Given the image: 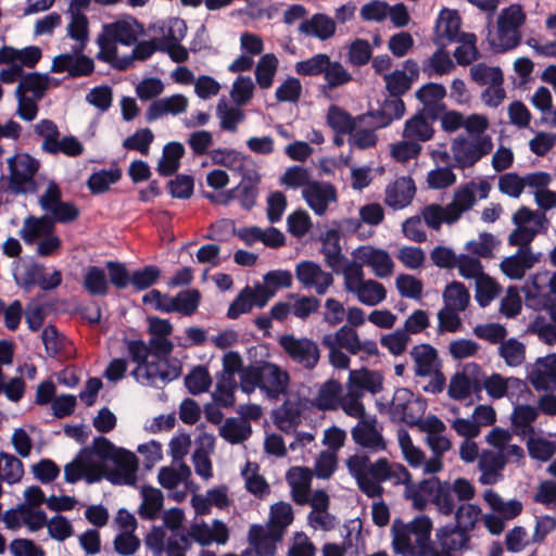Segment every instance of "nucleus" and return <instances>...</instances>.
Listing matches in <instances>:
<instances>
[{"instance_id":"obj_20","label":"nucleus","mask_w":556,"mask_h":556,"mask_svg":"<svg viewBox=\"0 0 556 556\" xmlns=\"http://www.w3.org/2000/svg\"><path fill=\"white\" fill-rule=\"evenodd\" d=\"M425 403L406 388L397 389L392 397L390 414L393 420L414 426L425 412Z\"/></svg>"},{"instance_id":"obj_33","label":"nucleus","mask_w":556,"mask_h":556,"mask_svg":"<svg viewBox=\"0 0 556 556\" xmlns=\"http://www.w3.org/2000/svg\"><path fill=\"white\" fill-rule=\"evenodd\" d=\"M189 540L192 539L200 545L206 546L213 542L226 544L229 538L228 528L222 520L215 519L212 526L204 521L194 522L188 532Z\"/></svg>"},{"instance_id":"obj_4","label":"nucleus","mask_w":556,"mask_h":556,"mask_svg":"<svg viewBox=\"0 0 556 556\" xmlns=\"http://www.w3.org/2000/svg\"><path fill=\"white\" fill-rule=\"evenodd\" d=\"M432 519L424 514L409 522L395 519L391 527L392 547L402 556H428L431 552Z\"/></svg>"},{"instance_id":"obj_49","label":"nucleus","mask_w":556,"mask_h":556,"mask_svg":"<svg viewBox=\"0 0 556 556\" xmlns=\"http://www.w3.org/2000/svg\"><path fill=\"white\" fill-rule=\"evenodd\" d=\"M483 500L494 513L503 517L506 521L519 516L523 509V505L519 500L504 501L500 494L492 489L484 491Z\"/></svg>"},{"instance_id":"obj_37","label":"nucleus","mask_w":556,"mask_h":556,"mask_svg":"<svg viewBox=\"0 0 556 556\" xmlns=\"http://www.w3.org/2000/svg\"><path fill=\"white\" fill-rule=\"evenodd\" d=\"M304 408L302 400L289 396L275 413L276 426L286 433L294 431L302 421Z\"/></svg>"},{"instance_id":"obj_60","label":"nucleus","mask_w":556,"mask_h":556,"mask_svg":"<svg viewBox=\"0 0 556 556\" xmlns=\"http://www.w3.org/2000/svg\"><path fill=\"white\" fill-rule=\"evenodd\" d=\"M279 61L274 53L264 54L255 67V79L260 88L268 89L274 83Z\"/></svg>"},{"instance_id":"obj_23","label":"nucleus","mask_w":556,"mask_h":556,"mask_svg":"<svg viewBox=\"0 0 556 556\" xmlns=\"http://www.w3.org/2000/svg\"><path fill=\"white\" fill-rule=\"evenodd\" d=\"M354 262L363 269L369 267L378 278H387L393 274L394 262L390 254L382 249L363 245L352 252Z\"/></svg>"},{"instance_id":"obj_50","label":"nucleus","mask_w":556,"mask_h":556,"mask_svg":"<svg viewBox=\"0 0 556 556\" xmlns=\"http://www.w3.org/2000/svg\"><path fill=\"white\" fill-rule=\"evenodd\" d=\"M539 410L531 405H518L514 408L510 419L515 433L526 438L535 432L532 424L536 420Z\"/></svg>"},{"instance_id":"obj_7","label":"nucleus","mask_w":556,"mask_h":556,"mask_svg":"<svg viewBox=\"0 0 556 556\" xmlns=\"http://www.w3.org/2000/svg\"><path fill=\"white\" fill-rule=\"evenodd\" d=\"M7 164L8 189L13 194L38 193L43 181L51 179L38 174L40 162L28 153H16L7 159Z\"/></svg>"},{"instance_id":"obj_14","label":"nucleus","mask_w":556,"mask_h":556,"mask_svg":"<svg viewBox=\"0 0 556 556\" xmlns=\"http://www.w3.org/2000/svg\"><path fill=\"white\" fill-rule=\"evenodd\" d=\"M42 192L38 195V204L53 224H71L80 211L74 202L63 201L60 186L53 180L43 181Z\"/></svg>"},{"instance_id":"obj_47","label":"nucleus","mask_w":556,"mask_h":556,"mask_svg":"<svg viewBox=\"0 0 556 556\" xmlns=\"http://www.w3.org/2000/svg\"><path fill=\"white\" fill-rule=\"evenodd\" d=\"M216 116L219 119V127L224 131L235 134L238 127L245 119V113L238 105L229 104L226 99H219L216 105Z\"/></svg>"},{"instance_id":"obj_40","label":"nucleus","mask_w":556,"mask_h":556,"mask_svg":"<svg viewBox=\"0 0 556 556\" xmlns=\"http://www.w3.org/2000/svg\"><path fill=\"white\" fill-rule=\"evenodd\" d=\"M439 545L448 552H459L468 549L470 545V533L457 525H446L440 527L435 532Z\"/></svg>"},{"instance_id":"obj_18","label":"nucleus","mask_w":556,"mask_h":556,"mask_svg":"<svg viewBox=\"0 0 556 556\" xmlns=\"http://www.w3.org/2000/svg\"><path fill=\"white\" fill-rule=\"evenodd\" d=\"M490 190L491 185L484 179L479 181L471 180L456 188L452 202L446 205L447 224L458 220L464 213L475 206L477 193L480 199H486Z\"/></svg>"},{"instance_id":"obj_43","label":"nucleus","mask_w":556,"mask_h":556,"mask_svg":"<svg viewBox=\"0 0 556 556\" xmlns=\"http://www.w3.org/2000/svg\"><path fill=\"white\" fill-rule=\"evenodd\" d=\"M460 17L455 10L443 9L437 20L435 37L438 43L445 46L444 40L453 42L459 40L462 34Z\"/></svg>"},{"instance_id":"obj_58","label":"nucleus","mask_w":556,"mask_h":556,"mask_svg":"<svg viewBox=\"0 0 556 556\" xmlns=\"http://www.w3.org/2000/svg\"><path fill=\"white\" fill-rule=\"evenodd\" d=\"M358 122V116L353 117L342 108L331 105L327 112V123L330 128L338 135H350Z\"/></svg>"},{"instance_id":"obj_32","label":"nucleus","mask_w":556,"mask_h":556,"mask_svg":"<svg viewBox=\"0 0 556 556\" xmlns=\"http://www.w3.org/2000/svg\"><path fill=\"white\" fill-rule=\"evenodd\" d=\"M528 378L536 391L556 390V354L538 358Z\"/></svg>"},{"instance_id":"obj_35","label":"nucleus","mask_w":556,"mask_h":556,"mask_svg":"<svg viewBox=\"0 0 556 556\" xmlns=\"http://www.w3.org/2000/svg\"><path fill=\"white\" fill-rule=\"evenodd\" d=\"M188 106L189 100L186 96L181 93L172 94L153 101L146 112V117L148 122H153L165 115H179L185 113Z\"/></svg>"},{"instance_id":"obj_59","label":"nucleus","mask_w":556,"mask_h":556,"mask_svg":"<svg viewBox=\"0 0 556 556\" xmlns=\"http://www.w3.org/2000/svg\"><path fill=\"white\" fill-rule=\"evenodd\" d=\"M252 433L251 425L241 419L228 418L219 428V434L231 444H239L245 441Z\"/></svg>"},{"instance_id":"obj_53","label":"nucleus","mask_w":556,"mask_h":556,"mask_svg":"<svg viewBox=\"0 0 556 556\" xmlns=\"http://www.w3.org/2000/svg\"><path fill=\"white\" fill-rule=\"evenodd\" d=\"M421 68L428 77L443 76L452 73L455 70V64L450 53L443 48H439L424 61Z\"/></svg>"},{"instance_id":"obj_56","label":"nucleus","mask_w":556,"mask_h":556,"mask_svg":"<svg viewBox=\"0 0 556 556\" xmlns=\"http://www.w3.org/2000/svg\"><path fill=\"white\" fill-rule=\"evenodd\" d=\"M157 29L160 37H156L155 40L159 46H169L176 42H181L187 34V25L185 21L178 17L162 22V24L157 26Z\"/></svg>"},{"instance_id":"obj_21","label":"nucleus","mask_w":556,"mask_h":556,"mask_svg":"<svg viewBox=\"0 0 556 556\" xmlns=\"http://www.w3.org/2000/svg\"><path fill=\"white\" fill-rule=\"evenodd\" d=\"M339 348L345 350L351 355H365L367 357L378 355L376 341L371 339L362 340L356 329L348 326H341L334 332L323 336Z\"/></svg>"},{"instance_id":"obj_2","label":"nucleus","mask_w":556,"mask_h":556,"mask_svg":"<svg viewBox=\"0 0 556 556\" xmlns=\"http://www.w3.org/2000/svg\"><path fill=\"white\" fill-rule=\"evenodd\" d=\"M346 467L356 480L358 489L370 498L381 497L384 491L383 482L400 484L412 478L403 465L391 463L387 458L370 462L369 457L356 454L348 458Z\"/></svg>"},{"instance_id":"obj_15","label":"nucleus","mask_w":556,"mask_h":556,"mask_svg":"<svg viewBox=\"0 0 556 556\" xmlns=\"http://www.w3.org/2000/svg\"><path fill=\"white\" fill-rule=\"evenodd\" d=\"M278 344L292 363L305 370H313L320 361L318 343L311 338L287 333L278 338Z\"/></svg>"},{"instance_id":"obj_30","label":"nucleus","mask_w":556,"mask_h":556,"mask_svg":"<svg viewBox=\"0 0 556 556\" xmlns=\"http://www.w3.org/2000/svg\"><path fill=\"white\" fill-rule=\"evenodd\" d=\"M281 536L282 534L279 530H273L266 526L252 525L248 533L252 549H247L242 556H250L252 553L256 556H274L276 544L280 541Z\"/></svg>"},{"instance_id":"obj_55","label":"nucleus","mask_w":556,"mask_h":556,"mask_svg":"<svg viewBox=\"0 0 556 556\" xmlns=\"http://www.w3.org/2000/svg\"><path fill=\"white\" fill-rule=\"evenodd\" d=\"M526 444L529 456L535 460L547 462L556 454V442L535 432L526 437Z\"/></svg>"},{"instance_id":"obj_19","label":"nucleus","mask_w":556,"mask_h":556,"mask_svg":"<svg viewBox=\"0 0 556 556\" xmlns=\"http://www.w3.org/2000/svg\"><path fill=\"white\" fill-rule=\"evenodd\" d=\"M484 390L492 400H518L528 390L526 382L517 377H505L498 372L486 376L480 366V392Z\"/></svg>"},{"instance_id":"obj_39","label":"nucleus","mask_w":556,"mask_h":556,"mask_svg":"<svg viewBox=\"0 0 556 556\" xmlns=\"http://www.w3.org/2000/svg\"><path fill=\"white\" fill-rule=\"evenodd\" d=\"M337 25L334 18L324 13L313 14L299 25V31L307 37L326 41L336 34Z\"/></svg>"},{"instance_id":"obj_1","label":"nucleus","mask_w":556,"mask_h":556,"mask_svg":"<svg viewBox=\"0 0 556 556\" xmlns=\"http://www.w3.org/2000/svg\"><path fill=\"white\" fill-rule=\"evenodd\" d=\"M138 459L125 448L115 446L109 439L97 437L92 445L80 450L64 467V479L68 483L85 480L94 483L103 476L114 484L134 485L137 480Z\"/></svg>"},{"instance_id":"obj_31","label":"nucleus","mask_w":556,"mask_h":556,"mask_svg":"<svg viewBox=\"0 0 556 556\" xmlns=\"http://www.w3.org/2000/svg\"><path fill=\"white\" fill-rule=\"evenodd\" d=\"M513 434L509 430L494 427L486 435L485 442L497 450L502 455L504 465L507 463L522 464L525 451L520 445L511 444Z\"/></svg>"},{"instance_id":"obj_29","label":"nucleus","mask_w":556,"mask_h":556,"mask_svg":"<svg viewBox=\"0 0 556 556\" xmlns=\"http://www.w3.org/2000/svg\"><path fill=\"white\" fill-rule=\"evenodd\" d=\"M351 435L357 445L371 453L384 451L387 447L386 441L378 429V420L374 415L359 420L352 428Z\"/></svg>"},{"instance_id":"obj_42","label":"nucleus","mask_w":556,"mask_h":556,"mask_svg":"<svg viewBox=\"0 0 556 556\" xmlns=\"http://www.w3.org/2000/svg\"><path fill=\"white\" fill-rule=\"evenodd\" d=\"M346 389L356 391L364 395V392L376 394L382 389V376L378 371L368 369H355L349 372Z\"/></svg>"},{"instance_id":"obj_45","label":"nucleus","mask_w":556,"mask_h":556,"mask_svg":"<svg viewBox=\"0 0 556 556\" xmlns=\"http://www.w3.org/2000/svg\"><path fill=\"white\" fill-rule=\"evenodd\" d=\"M342 392V384L338 380L329 379L319 386L311 405L323 412L334 410L339 408Z\"/></svg>"},{"instance_id":"obj_17","label":"nucleus","mask_w":556,"mask_h":556,"mask_svg":"<svg viewBox=\"0 0 556 556\" xmlns=\"http://www.w3.org/2000/svg\"><path fill=\"white\" fill-rule=\"evenodd\" d=\"M515 229L508 236L510 245L531 247L530 243L545 228L544 213L522 206L513 215Z\"/></svg>"},{"instance_id":"obj_27","label":"nucleus","mask_w":556,"mask_h":556,"mask_svg":"<svg viewBox=\"0 0 556 556\" xmlns=\"http://www.w3.org/2000/svg\"><path fill=\"white\" fill-rule=\"evenodd\" d=\"M94 71L93 60L72 48L71 53H61L53 58L52 73H66L68 77L78 78L89 76Z\"/></svg>"},{"instance_id":"obj_44","label":"nucleus","mask_w":556,"mask_h":556,"mask_svg":"<svg viewBox=\"0 0 556 556\" xmlns=\"http://www.w3.org/2000/svg\"><path fill=\"white\" fill-rule=\"evenodd\" d=\"M54 230L55 225L48 216H27L18 233L26 244H34Z\"/></svg>"},{"instance_id":"obj_22","label":"nucleus","mask_w":556,"mask_h":556,"mask_svg":"<svg viewBox=\"0 0 556 556\" xmlns=\"http://www.w3.org/2000/svg\"><path fill=\"white\" fill-rule=\"evenodd\" d=\"M302 198L317 216H324L338 203V191L328 181L314 180L304 190Z\"/></svg>"},{"instance_id":"obj_57","label":"nucleus","mask_w":556,"mask_h":556,"mask_svg":"<svg viewBox=\"0 0 556 556\" xmlns=\"http://www.w3.org/2000/svg\"><path fill=\"white\" fill-rule=\"evenodd\" d=\"M185 154V148L180 142H169L163 148V154L157 164V172L162 176H170L179 165L180 159Z\"/></svg>"},{"instance_id":"obj_34","label":"nucleus","mask_w":556,"mask_h":556,"mask_svg":"<svg viewBox=\"0 0 556 556\" xmlns=\"http://www.w3.org/2000/svg\"><path fill=\"white\" fill-rule=\"evenodd\" d=\"M321 253L326 264L332 269V271L341 274L342 276L346 266L350 263H355L354 260L349 261L342 254L340 235L334 229H330L325 233V237L323 238Z\"/></svg>"},{"instance_id":"obj_36","label":"nucleus","mask_w":556,"mask_h":556,"mask_svg":"<svg viewBox=\"0 0 556 556\" xmlns=\"http://www.w3.org/2000/svg\"><path fill=\"white\" fill-rule=\"evenodd\" d=\"M504 468L503 457L497 450H483L478 459L479 482L483 485L497 483L503 478Z\"/></svg>"},{"instance_id":"obj_63","label":"nucleus","mask_w":556,"mask_h":556,"mask_svg":"<svg viewBox=\"0 0 556 556\" xmlns=\"http://www.w3.org/2000/svg\"><path fill=\"white\" fill-rule=\"evenodd\" d=\"M142 503L139 514L142 518L154 519L163 507V494L159 489L143 486L141 490Z\"/></svg>"},{"instance_id":"obj_9","label":"nucleus","mask_w":556,"mask_h":556,"mask_svg":"<svg viewBox=\"0 0 556 556\" xmlns=\"http://www.w3.org/2000/svg\"><path fill=\"white\" fill-rule=\"evenodd\" d=\"M343 289L366 306L372 307L387 299L386 287L375 280L366 279L364 269L356 263H350L343 271Z\"/></svg>"},{"instance_id":"obj_61","label":"nucleus","mask_w":556,"mask_h":556,"mask_svg":"<svg viewBox=\"0 0 556 556\" xmlns=\"http://www.w3.org/2000/svg\"><path fill=\"white\" fill-rule=\"evenodd\" d=\"M377 142V130L371 126H367L365 122L361 121V116H358V122L355 124L349 137L350 146L366 150L376 147Z\"/></svg>"},{"instance_id":"obj_26","label":"nucleus","mask_w":556,"mask_h":556,"mask_svg":"<svg viewBox=\"0 0 556 556\" xmlns=\"http://www.w3.org/2000/svg\"><path fill=\"white\" fill-rule=\"evenodd\" d=\"M517 247V252L504 257L500 264L502 273L513 280H521L526 273L541 261L543 255L541 252H534L531 247Z\"/></svg>"},{"instance_id":"obj_64","label":"nucleus","mask_w":556,"mask_h":556,"mask_svg":"<svg viewBox=\"0 0 556 556\" xmlns=\"http://www.w3.org/2000/svg\"><path fill=\"white\" fill-rule=\"evenodd\" d=\"M530 330L541 342L547 345L556 344V307L551 311V320L539 316L532 321Z\"/></svg>"},{"instance_id":"obj_10","label":"nucleus","mask_w":556,"mask_h":556,"mask_svg":"<svg viewBox=\"0 0 556 556\" xmlns=\"http://www.w3.org/2000/svg\"><path fill=\"white\" fill-rule=\"evenodd\" d=\"M296 74L302 76L323 75L325 80L324 88L334 89L346 85L352 80V75L338 61H331L330 56L325 53H317L311 58L299 61L294 65Z\"/></svg>"},{"instance_id":"obj_25","label":"nucleus","mask_w":556,"mask_h":556,"mask_svg":"<svg viewBox=\"0 0 556 556\" xmlns=\"http://www.w3.org/2000/svg\"><path fill=\"white\" fill-rule=\"evenodd\" d=\"M295 276L306 289H313L316 294L324 295L333 285V276L313 261H303L295 266Z\"/></svg>"},{"instance_id":"obj_3","label":"nucleus","mask_w":556,"mask_h":556,"mask_svg":"<svg viewBox=\"0 0 556 556\" xmlns=\"http://www.w3.org/2000/svg\"><path fill=\"white\" fill-rule=\"evenodd\" d=\"M404 484V496L412 501L414 508L424 510L431 503L438 514H450L453 510L454 503L452 491L459 493V496L466 495V482H452L440 480L439 478L424 479L415 484L409 480L400 482Z\"/></svg>"},{"instance_id":"obj_16","label":"nucleus","mask_w":556,"mask_h":556,"mask_svg":"<svg viewBox=\"0 0 556 556\" xmlns=\"http://www.w3.org/2000/svg\"><path fill=\"white\" fill-rule=\"evenodd\" d=\"M460 481L467 483L464 485L466 488V495L464 497L459 496V493L453 490L452 500L454 507L452 513L440 515L444 517L454 516L455 525L470 533L475 530L477 523L482 520L483 514L479 505L469 503L476 496L475 485L466 478H456L452 482Z\"/></svg>"},{"instance_id":"obj_8","label":"nucleus","mask_w":556,"mask_h":556,"mask_svg":"<svg viewBox=\"0 0 556 556\" xmlns=\"http://www.w3.org/2000/svg\"><path fill=\"white\" fill-rule=\"evenodd\" d=\"M526 22V13L520 4H511L503 9L497 17L495 31H489L488 42L492 50L500 53L515 49L521 41V26Z\"/></svg>"},{"instance_id":"obj_62","label":"nucleus","mask_w":556,"mask_h":556,"mask_svg":"<svg viewBox=\"0 0 556 556\" xmlns=\"http://www.w3.org/2000/svg\"><path fill=\"white\" fill-rule=\"evenodd\" d=\"M237 389L238 383L236 377L219 375L212 397L219 406H232L235 404V392Z\"/></svg>"},{"instance_id":"obj_52","label":"nucleus","mask_w":556,"mask_h":556,"mask_svg":"<svg viewBox=\"0 0 556 556\" xmlns=\"http://www.w3.org/2000/svg\"><path fill=\"white\" fill-rule=\"evenodd\" d=\"M66 35L75 41L73 48L77 52H84L89 41L88 18L80 12H72L71 22L66 27Z\"/></svg>"},{"instance_id":"obj_6","label":"nucleus","mask_w":556,"mask_h":556,"mask_svg":"<svg viewBox=\"0 0 556 556\" xmlns=\"http://www.w3.org/2000/svg\"><path fill=\"white\" fill-rule=\"evenodd\" d=\"M289 382V372L271 362L250 365L241 371V391L245 394L258 388L268 397L278 400L286 395Z\"/></svg>"},{"instance_id":"obj_51","label":"nucleus","mask_w":556,"mask_h":556,"mask_svg":"<svg viewBox=\"0 0 556 556\" xmlns=\"http://www.w3.org/2000/svg\"><path fill=\"white\" fill-rule=\"evenodd\" d=\"M434 128L422 114H415L404 123L403 138L415 140L418 143L429 141L433 138Z\"/></svg>"},{"instance_id":"obj_12","label":"nucleus","mask_w":556,"mask_h":556,"mask_svg":"<svg viewBox=\"0 0 556 556\" xmlns=\"http://www.w3.org/2000/svg\"><path fill=\"white\" fill-rule=\"evenodd\" d=\"M41 50L35 46L16 49L11 46L0 48V83L11 85L17 83L24 75L25 68H34L41 59Z\"/></svg>"},{"instance_id":"obj_54","label":"nucleus","mask_w":556,"mask_h":556,"mask_svg":"<svg viewBox=\"0 0 556 556\" xmlns=\"http://www.w3.org/2000/svg\"><path fill=\"white\" fill-rule=\"evenodd\" d=\"M191 477V469L185 463H176L172 462V465L168 467H162L159 472V482L165 489H174L178 486L180 483L187 482Z\"/></svg>"},{"instance_id":"obj_13","label":"nucleus","mask_w":556,"mask_h":556,"mask_svg":"<svg viewBox=\"0 0 556 556\" xmlns=\"http://www.w3.org/2000/svg\"><path fill=\"white\" fill-rule=\"evenodd\" d=\"M127 350L131 359L137 363L132 371L135 379L144 386H157L173 379V377L164 370L165 363L147 362L150 353L149 344L142 340H130L127 342Z\"/></svg>"},{"instance_id":"obj_11","label":"nucleus","mask_w":556,"mask_h":556,"mask_svg":"<svg viewBox=\"0 0 556 556\" xmlns=\"http://www.w3.org/2000/svg\"><path fill=\"white\" fill-rule=\"evenodd\" d=\"M494 148L492 137L484 132L456 136L451 142L453 160L458 168H469L489 155Z\"/></svg>"},{"instance_id":"obj_38","label":"nucleus","mask_w":556,"mask_h":556,"mask_svg":"<svg viewBox=\"0 0 556 556\" xmlns=\"http://www.w3.org/2000/svg\"><path fill=\"white\" fill-rule=\"evenodd\" d=\"M415 193L416 187L413 179L401 177L387 187L384 202L393 210H402L410 204Z\"/></svg>"},{"instance_id":"obj_46","label":"nucleus","mask_w":556,"mask_h":556,"mask_svg":"<svg viewBox=\"0 0 556 556\" xmlns=\"http://www.w3.org/2000/svg\"><path fill=\"white\" fill-rule=\"evenodd\" d=\"M410 356L415 363V374L427 377L438 370V354L429 344H419L412 349Z\"/></svg>"},{"instance_id":"obj_41","label":"nucleus","mask_w":556,"mask_h":556,"mask_svg":"<svg viewBox=\"0 0 556 556\" xmlns=\"http://www.w3.org/2000/svg\"><path fill=\"white\" fill-rule=\"evenodd\" d=\"M287 482L291 488L293 501L299 505L308 502L313 473L308 468L292 467L287 472Z\"/></svg>"},{"instance_id":"obj_5","label":"nucleus","mask_w":556,"mask_h":556,"mask_svg":"<svg viewBox=\"0 0 556 556\" xmlns=\"http://www.w3.org/2000/svg\"><path fill=\"white\" fill-rule=\"evenodd\" d=\"M140 33V25L131 17L105 24L97 40L100 48L97 59L111 64L119 71L129 68L130 59L122 58L118 54L117 43L132 46L137 42Z\"/></svg>"},{"instance_id":"obj_24","label":"nucleus","mask_w":556,"mask_h":556,"mask_svg":"<svg viewBox=\"0 0 556 556\" xmlns=\"http://www.w3.org/2000/svg\"><path fill=\"white\" fill-rule=\"evenodd\" d=\"M480 392V365L468 363L450 380L447 393L450 397L458 401L470 397L472 393Z\"/></svg>"},{"instance_id":"obj_28","label":"nucleus","mask_w":556,"mask_h":556,"mask_svg":"<svg viewBox=\"0 0 556 556\" xmlns=\"http://www.w3.org/2000/svg\"><path fill=\"white\" fill-rule=\"evenodd\" d=\"M441 127L446 132H455L464 128L466 134L484 132L490 127L489 118L482 114L465 116L457 111H446L442 114Z\"/></svg>"},{"instance_id":"obj_48","label":"nucleus","mask_w":556,"mask_h":556,"mask_svg":"<svg viewBox=\"0 0 556 556\" xmlns=\"http://www.w3.org/2000/svg\"><path fill=\"white\" fill-rule=\"evenodd\" d=\"M49 84L50 77L47 74L38 72L27 73L17 81L14 93L41 100L49 88Z\"/></svg>"}]
</instances>
